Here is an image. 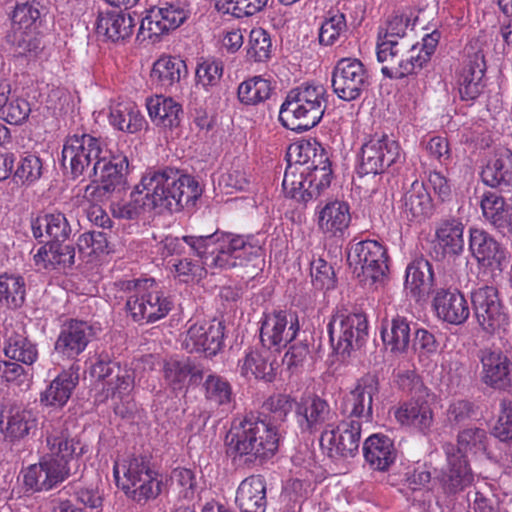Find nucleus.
I'll return each instance as SVG.
<instances>
[{"instance_id":"13d9d810","label":"nucleus","mask_w":512,"mask_h":512,"mask_svg":"<svg viewBox=\"0 0 512 512\" xmlns=\"http://www.w3.org/2000/svg\"><path fill=\"white\" fill-rule=\"evenodd\" d=\"M271 91V83L268 80L255 76L240 83L237 96L244 105H257L267 100Z\"/></svg>"},{"instance_id":"e433bc0d","label":"nucleus","mask_w":512,"mask_h":512,"mask_svg":"<svg viewBox=\"0 0 512 512\" xmlns=\"http://www.w3.org/2000/svg\"><path fill=\"white\" fill-rule=\"evenodd\" d=\"M401 213L408 221H424L433 211L432 198L423 182L415 180L401 199Z\"/></svg>"},{"instance_id":"20e7f679","label":"nucleus","mask_w":512,"mask_h":512,"mask_svg":"<svg viewBox=\"0 0 512 512\" xmlns=\"http://www.w3.org/2000/svg\"><path fill=\"white\" fill-rule=\"evenodd\" d=\"M154 209L180 211L201 195L198 182L172 167L149 169L138 184Z\"/></svg>"},{"instance_id":"c85d7f7f","label":"nucleus","mask_w":512,"mask_h":512,"mask_svg":"<svg viewBox=\"0 0 512 512\" xmlns=\"http://www.w3.org/2000/svg\"><path fill=\"white\" fill-rule=\"evenodd\" d=\"M469 249L483 267L500 268L506 259L505 248L484 229H469Z\"/></svg>"},{"instance_id":"79ce46f5","label":"nucleus","mask_w":512,"mask_h":512,"mask_svg":"<svg viewBox=\"0 0 512 512\" xmlns=\"http://www.w3.org/2000/svg\"><path fill=\"white\" fill-rule=\"evenodd\" d=\"M135 21L130 14L122 12L100 13L97 18V33L106 36L112 42L124 40L133 33Z\"/></svg>"},{"instance_id":"5fc2aeb1","label":"nucleus","mask_w":512,"mask_h":512,"mask_svg":"<svg viewBox=\"0 0 512 512\" xmlns=\"http://www.w3.org/2000/svg\"><path fill=\"white\" fill-rule=\"evenodd\" d=\"M430 481L431 472L425 465L401 464L397 473L389 474L388 476V482L391 485L402 484L413 491L426 487Z\"/></svg>"},{"instance_id":"7c9ffc66","label":"nucleus","mask_w":512,"mask_h":512,"mask_svg":"<svg viewBox=\"0 0 512 512\" xmlns=\"http://www.w3.org/2000/svg\"><path fill=\"white\" fill-rule=\"evenodd\" d=\"M350 223V206L345 201H329L317 207V226L327 237H343Z\"/></svg>"},{"instance_id":"4d7b16f0","label":"nucleus","mask_w":512,"mask_h":512,"mask_svg":"<svg viewBox=\"0 0 512 512\" xmlns=\"http://www.w3.org/2000/svg\"><path fill=\"white\" fill-rule=\"evenodd\" d=\"M348 26L344 13L329 10L319 29V43L332 46L340 39H346Z\"/></svg>"},{"instance_id":"cd10ccee","label":"nucleus","mask_w":512,"mask_h":512,"mask_svg":"<svg viewBox=\"0 0 512 512\" xmlns=\"http://www.w3.org/2000/svg\"><path fill=\"white\" fill-rule=\"evenodd\" d=\"M464 224L455 217L441 219L435 226V252L455 259L464 252Z\"/></svg>"},{"instance_id":"680f3d73","label":"nucleus","mask_w":512,"mask_h":512,"mask_svg":"<svg viewBox=\"0 0 512 512\" xmlns=\"http://www.w3.org/2000/svg\"><path fill=\"white\" fill-rule=\"evenodd\" d=\"M65 489H68V493L73 494L79 503L97 512H102L104 495L97 485L83 486L78 480L69 483Z\"/></svg>"},{"instance_id":"473e14b6","label":"nucleus","mask_w":512,"mask_h":512,"mask_svg":"<svg viewBox=\"0 0 512 512\" xmlns=\"http://www.w3.org/2000/svg\"><path fill=\"white\" fill-rule=\"evenodd\" d=\"M398 454L394 441L381 433L370 435L363 443L365 461L375 471H388L395 464Z\"/></svg>"},{"instance_id":"f257e3e1","label":"nucleus","mask_w":512,"mask_h":512,"mask_svg":"<svg viewBox=\"0 0 512 512\" xmlns=\"http://www.w3.org/2000/svg\"><path fill=\"white\" fill-rule=\"evenodd\" d=\"M183 241L198 258L197 261L184 258L173 264L176 275L183 282L202 277L207 268L229 270L243 267L262 256V244L252 234L217 230L209 235H186Z\"/></svg>"},{"instance_id":"a19ab883","label":"nucleus","mask_w":512,"mask_h":512,"mask_svg":"<svg viewBox=\"0 0 512 512\" xmlns=\"http://www.w3.org/2000/svg\"><path fill=\"white\" fill-rule=\"evenodd\" d=\"M33 236L38 239L44 232L50 242H65L72 234V228L66 216L61 212L46 213L38 216L31 222Z\"/></svg>"},{"instance_id":"ddd939ff","label":"nucleus","mask_w":512,"mask_h":512,"mask_svg":"<svg viewBox=\"0 0 512 512\" xmlns=\"http://www.w3.org/2000/svg\"><path fill=\"white\" fill-rule=\"evenodd\" d=\"M474 316L481 329L488 333L505 331L509 326L507 307L494 286H481L471 292Z\"/></svg>"},{"instance_id":"bf43d9fd","label":"nucleus","mask_w":512,"mask_h":512,"mask_svg":"<svg viewBox=\"0 0 512 512\" xmlns=\"http://www.w3.org/2000/svg\"><path fill=\"white\" fill-rule=\"evenodd\" d=\"M43 174V162L35 154H26L20 158L13 173V182L22 186H30L37 182Z\"/></svg>"},{"instance_id":"0eeeda50","label":"nucleus","mask_w":512,"mask_h":512,"mask_svg":"<svg viewBox=\"0 0 512 512\" xmlns=\"http://www.w3.org/2000/svg\"><path fill=\"white\" fill-rule=\"evenodd\" d=\"M113 474L117 486L139 504L155 499L162 491L163 479L147 455H132L115 461Z\"/></svg>"},{"instance_id":"6e6552de","label":"nucleus","mask_w":512,"mask_h":512,"mask_svg":"<svg viewBox=\"0 0 512 512\" xmlns=\"http://www.w3.org/2000/svg\"><path fill=\"white\" fill-rule=\"evenodd\" d=\"M96 177L99 183H91L84 189L83 197L89 202H103L115 191L122 190L127 182L128 157L118 147L106 146L101 160L96 161Z\"/></svg>"},{"instance_id":"58836bf2","label":"nucleus","mask_w":512,"mask_h":512,"mask_svg":"<svg viewBox=\"0 0 512 512\" xmlns=\"http://www.w3.org/2000/svg\"><path fill=\"white\" fill-rule=\"evenodd\" d=\"M50 10V0H17L12 21L20 29L36 30L46 22Z\"/></svg>"},{"instance_id":"f704fd0d","label":"nucleus","mask_w":512,"mask_h":512,"mask_svg":"<svg viewBox=\"0 0 512 512\" xmlns=\"http://www.w3.org/2000/svg\"><path fill=\"white\" fill-rule=\"evenodd\" d=\"M78 370V366L72 365L56 376L41 392L40 403L45 407L62 409L79 383Z\"/></svg>"},{"instance_id":"864d4df0","label":"nucleus","mask_w":512,"mask_h":512,"mask_svg":"<svg viewBox=\"0 0 512 512\" xmlns=\"http://www.w3.org/2000/svg\"><path fill=\"white\" fill-rule=\"evenodd\" d=\"M147 197L142 192L140 186L136 185L130 194L129 200L116 202L111 205L113 217L124 220L138 219L144 212L154 209Z\"/></svg>"},{"instance_id":"5701e85b","label":"nucleus","mask_w":512,"mask_h":512,"mask_svg":"<svg viewBox=\"0 0 512 512\" xmlns=\"http://www.w3.org/2000/svg\"><path fill=\"white\" fill-rule=\"evenodd\" d=\"M94 329L86 321L70 319L60 329L54 344L55 353L66 360H75L94 337Z\"/></svg>"},{"instance_id":"f03ea898","label":"nucleus","mask_w":512,"mask_h":512,"mask_svg":"<svg viewBox=\"0 0 512 512\" xmlns=\"http://www.w3.org/2000/svg\"><path fill=\"white\" fill-rule=\"evenodd\" d=\"M228 455L247 467L261 466L279 446L277 428L253 413L235 418L226 434Z\"/></svg>"},{"instance_id":"6ab92c4d","label":"nucleus","mask_w":512,"mask_h":512,"mask_svg":"<svg viewBox=\"0 0 512 512\" xmlns=\"http://www.w3.org/2000/svg\"><path fill=\"white\" fill-rule=\"evenodd\" d=\"M187 18L188 11L178 3L166 2L159 7H153L142 19L137 38L154 43L161 35L182 25Z\"/></svg>"},{"instance_id":"c9c22d12","label":"nucleus","mask_w":512,"mask_h":512,"mask_svg":"<svg viewBox=\"0 0 512 512\" xmlns=\"http://www.w3.org/2000/svg\"><path fill=\"white\" fill-rule=\"evenodd\" d=\"M165 385L174 393L186 392L190 384H197L202 379V370L189 359L170 358L163 365Z\"/></svg>"},{"instance_id":"338daca9","label":"nucleus","mask_w":512,"mask_h":512,"mask_svg":"<svg viewBox=\"0 0 512 512\" xmlns=\"http://www.w3.org/2000/svg\"><path fill=\"white\" fill-rule=\"evenodd\" d=\"M171 480L181 498L187 500L194 499L198 485L195 473L192 470L176 468L172 472Z\"/></svg>"},{"instance_id":"aec40b11","label":"nucleus","mask_w":512,"mask_h":512,"mask_svg":"<svg viewBox=\"0 0 512 512\" xmlns=\"http://www.w3.org/2000/svg\"><path fill=\"white\" fill-rule=\"evenodd\" d=\"M225 324L213 319L191 324L182 338V348L189 353H204L213 357L224 346Z\"/></svg>"},{"instance_id":"b1692460","label":"nucleus","mask_w":512,"mask_h":512,"mask_svg":"<svg viewBox=\"0 0 512 512\" xmlns=\"http://www.w3.org/2000/svg\"><path fill=\"white\" fill-rule=\"evenodd\" d=\"M443 450L446 455L447 465L438 475V480L446 494H456L473 482V473L467 456L454 453L455 445L445 443Z\"/></svg>"},{"instance_id":"3c124183","label":"nucleus","mask_w":512,"mask_h":512,"mask_svg":"<svg viewBox=\"0 0 512 512\" xmlns=\"http://www.w3.org/2000/svg\"><path fill=\"white\" fill-rule=\"evenodd\" d=\"M186 74L187 67L183 60L177 57L165 56L154 63L151 78L161 87L169 88L179 83Z\"/></svg>"},{"instance_id":"9b49d317","label":"nucleus","mask_w":512,"mask_h":512,"mask_svg":"<svg viewBox=\"0 0 512 512\" xmlns=\"http://www.w3.org/2000/svg\"><path fill=\"white\" fill-rule=\"evenodd\" d=\"M333 350L343 359L360 350L368 339V321L363 313H336L327 325Z\"/></svg>"},{"instance_id":"4c0bfd02","label":"nucleus","mask_w":512,"mask_h":512,"mask_svg":"<svg viewBox=\"0 0 512 512\" xmlns=\"http://www.w3.org/2000/svg\"><path fill=\"white\" fill-rule=\"evenodd\" d=\"M480 206L485 220L500 233L512 235V205L495 192L487 191L481 196Z\"/></svg>"},{"instance_id":"603ef678","label":"nucleus","mask_w":512,"mask_h":512,"mask_svg":"<svg viewBox=\"0 0 512 512\" xmlns=\"http://www.w3.org/2000/svg\"><path fill=\"white\" fill-rule=\"evenodd\" d=\"M26 283L19 274L0 275V305L9 309H18L25 302Z\"/></svg>"},{"instance_id":"8fccbe9b","label":"nucleus","mask_w":512,"mask_h":512,"mask_svg":"<svg viewBox=\"0 0 512 512\" xmlns=\"http://www.w3.org/2000/svg\"><path fill=\"white\" fill-rule=\"evenodd\" d=\"M430 60L419 51V45H412L407 55L392 66H382L381 73L391 80H402L410 75H416Z\"/></svg>"},{"instance_id":"7ed1b4c3","label":"nucleus","mask_w":512,"mask_h":512,"mask_svg":"<svg viewBox=\"0 0 512 512\" xmlns=\"http://www.w3.org/2000/svg\"><path fill=\"white\" fill-rule=\"evenodd\" d=\"M46 444L48 452L40 461L30 465L24 474L25 486L33 491H48L64 482L75 474L80 466L79 457L83 454V448L76 453L74 438H70L67 431H46Z\"/></svg>"},{"instance_id":"69168bd1","label":"nucleus","mask_w":512,"mask_h":512,"mask_svg":"<svg viewBox=\"0 0 512 512\" xmlns=\"http://www.w3.org/2000/svg\"><path fill=\"white\" fill-rule=\"evenodd\" d=\"M411 22V15L394 12L387 21L385 27H379L378 39L397 40L405 37L406 30Z\"/></svg>"},{"instance_id":"f8f14e48","label":"nucleus","mask_w":512,"mask_h":512,"mask_svg":"<svg viewBox=\"0 0 512 512\" xmlns=\"http://www.w3.org/2000/svg\"><path fill=\"white\" fill-rule=\"evenodd\" d=\"M402 158L398 141L387 134H374L362 144L356 171L360 177L381 174Z\"/></svg>"},{"instance_id":"a211bd4d","label":"nucleus","mask_w":512,"mask_h":512,"mask_svg":"<svg viewBox=\"0 0 512 512\" xmlns=\"http://www.w3.org/2000/svg\"><path fill=\"white\" fill-rule=\"evenodd\" d=\"M406 380L413 384L411 388L412 396L395 411V417L401 424L411 425L425 431L430 428L433 421V412L428 400L427 389L423 387L418 377L413 373L401 376L402 385Z\"/></svg>"},{"instance_id":"e2e57ef3","label":"nucleus","mask_w":512,"mask_h":512,"mask_svg":"<svg viewBox=\"0 0 512 512\" xmlns=\"http://www.w3.org/2000/svg\"><path fill=\"white\" fill-rule=\"evenodd\" d=\"M31 113L30 103L23 98H9L0 111V118L12 125H21Z\"/></svg>"},{"instance_id":"c03bdc74","label":"nucleus","mask_w":512,"mask_h":512,"mask_svg":"<svg viewBox=\"0 0 512 512\" xmlns=\"http://www.w3.org/2000/svg\"><path fill=\"white\" fill-rule=\"evenodd\" d=\"M381 338L393 353H404L411 342V328L409 321L403 316H396L382 325Z\"/></svg>"},{"instance_id":"393cba45","label":"nucleus","mask_w":512,"mask_h":512,"mask_svg":"<svg viewBox=\"0 0 512 512\" xmlns=\"http://www.w3.org/2000/svg\"><path fill=\"white\" fill-rule=\"evenodd\" d=\"M486 62L484 54L477 51L467 56L458 72L457 85L460 99L471 105L482 93L485 82Z\"/></svg>"},{"instance_id":"c756f323","label":"nucleus","mask_w":512,"mask_h":512,"mask_svg":"<svg viewBox=\"0 0 512 512\" xmlns=\"http://www.w3.org/2000/svg\"><path fill=\"white\" fill-rule=\"evenodd\" d=\"M482 182L501 191L512 185V151L504 146L496 147L480 173Z\"/></svg>"},{"instance_id":"2eb2a0df","label":"nucleus","mask_w":512,"mask_h":512,"mask_svg":"<svg viewBox=\"0 0 512 512\" xmlns=\"http://www.w3.org/2000/svg\"><path fill=\"white\" fill-rule=\"evenodd\" d=\"M361 422L345 419L323 430L320 434V446L327 456L334 460L354 457L360 446Z\"/></svg>"},{"instance_id":"49530a36","label":"nucleus","mask_w":512,"mask_h":512,"mask_svg":"<svg viewBox=\"0 0 512 512\" xmlns=\"http://www.w3.org/2000/svg\"><path fill=\"white\" fill-rule=\"evenodd\" d=\"M434 283L432 264L425 258L413 260L406 268L405 287L415 296L430 292Z\"/></svg>"},{"instance_id":"a878e982","label":"nucleus","mask_w":512,"mask_h":512,"mask_svg":"<svg viewBox=\"0 0 512 512\" xmlns=\"http://www.w3.org/2000/svg\"><path fill=\"white\" fill-rule=\"evenodd\" d=\"M0 334L2 335L3 351L6 357L26 365H32L37 360V345L28 339L22 325L5 321Z\"/></svg>"},{"instance_id":"9d476101","label":"nucleus","mask_w":512,"mask_h":512,"mask_svg":"<svg viewBox=\"0 0 512 512\" xmlns=\"http://www.w3.org/2000/svg\"><path fill=\"white\" fill-rule=\"evenodd\" d=\"M347 261L353 274L364 284L382 283L387 276V250L376 240L350 243Z\"/></svg>"},{"instance_id":"09e8293b","label":"nucleus","mask_w":512,"mask_h":512,"mask_svg":"<svg viewBox=\"0 0 512 512\" xmlns=\"http://www.w3.org/2000/svg\"><path fill=\"white\" fill-rule=\"evenodd\" d=\"M240 373L247 379H261L271 382L274 378V368L269 360L267 350L250 349L239 361Z\"/></svg>"},{"instance_id":"4be33fe9","label":"nucleus","mask_w":512,"mask_h":512,"mask_svg":"<svg viewBox=\"0 0 512 512\" xmlns=\"http://www.w3.org/2000/svg\"><path fill=\"white\" fill-rule=\"evenodd\" d=\"M299 322L295 314L275 311L265 314L261 320L260 340L264 347L280 350L296 339Z\"/></svg>"},{"instance_id":"a18cd8bd","label":"nucleus","mask_w":512,"mask_h":512,"mask_svg":"<svg viewBox=\"0 0 512 512\" xmlns=\"http://www.w3.org/2000/svg\"><path fill=\"white\" fill-rule=\"evenodd\" d=\"M306 171V167L287 166L282 181L285 195L302 204L316 200V194L313 193L311 186L308 184Z\"/></svg>"},{"instance_id":"39448f33","label":"nucleus","mask_w":512,"mask_h":512,"mask_svg":"<svg viewBox=\"0 0 512 512\" xmlns=\"http://www.w3.org/2000/svg\"><path fill=\"white\" fill-rule=\"evenodd\" d=\"M327 103L326 89L322 85L301 84L287 93L280 106L279 121L292 131H308L320 123Z\"/></svg>"},{"instance_id":"423d86ee","label":"nucleus","mask_w":512,"mask_h":512,"mask_svg":"<svg viewBox=\"0 0 512 512\" xmlns=\"http://www.w3.org/2000/svg\"><path fill=\"white\" fill-rule=\"evenodd\" d=\"M116 286L125 294L127 316L138 324L154 323L166 317L174 306L153 278L120 280Z\"/></svg>"},{"instance_id":"f3484780","label":"nucleus","mask_w":512,"mask_h":512,"mask_svg":"<svg viewBox=\"0 0 512 512\" xmlns=\"http://www.w3.org/2000/svg\"><path fill=\"white\" fill-rule=\"evenodd\" d=\"M380 390L379 377L376 373L368 372L358 378L354 387L345 395L342 411L347 419L371 422L373 418V400Z\"/></svg>"},{"instance_id":"1a4fd4ad","label":"nucleus","mask_w":512,"mask_h":512,"mask_svg":"<svg viewBox=\"0 0 512 512\" xmlns=\"http://www.w3.org/2000/svg\"><path fill=\"white\" fill-rule=\"evenodd\" d=\"M107 144L87 133L66 138L62 149V164L72 179L96 177L95 162L100 161Z\"/></svg>"},{"instance_id":"dca6fc26","label":"nucleus","mask_w":512,"mask_h":512,"mask_svg":"<svg viewBox=\"0 0 512 512\" xmlns=\"http://www.w3.org/2000/svg\"><path fill=\"white\" fill-rule=\"evenodd\" d=\"M295 419L302 434L315 435L333 426L337 414L329 402L317 394L300 398L295 403Z\"/></svg>"},{"instance_id":"37998d69","label":"nucleus","mask_w":512,"mask_h":512,"mask_svg":"<svg viewBox=\"0 0 512 512\" xmlns=\"http://www.w3.org/2000/svg\"><path fill=\"white\" fill-rule=\"evenodd\" d=\"M204 398L211 407L229 411L233 407L234 393L230 382L215 373L209 374L203 382Z\"/></svg>"},{"instance_id":"774afa93","label":"nucleus","mask_w":512,"mask_h":512,"mask_svg":"<svg viewBox=\"0 0 512 512\" xmlns=\"http://www.w3.org/2000/svg\"><path fill=\"white\" fill-rule=\"evenodd\" d=\"M500 412L493 434L502 442H512V399L501 401Z\"/></svg>"},{"instance_id":"2f4dec72","label":"nucleus","mask_w":512,"mask_h":512,"mask_svg":"<svg viewBox=\"0 0 512 512\" xmlns=\"http://www.w3.org/2000/svg\"><path fill=\"white\" fill-rule=\"evenodd\" d=\"M37 429V417L32 410L11 407L0 410V433L4 440L16 442Z\"/></svg>"},{"instance_id":"72a5a7b5","label":"nucleus","mask_w":512,"mask_h":512,"mask_svg":"<svg viewBox=\"0 0 512 512\" xmlns=\"http://www.w3.org/2000/svg\"><path fill=\"white\" fill-rule=\"evenodd\" d=\"M240 512H265L267 508V484L264 476L250 475L243 479L235 496Z\"/></svg>"},{"instance_id":"ea45409f","label":"nucleus","mask_w":512,"mask_h":512,"mask_svg":"<svg viewBox=\"0 0 512 512\" xmlns=\"http://www.w3.org/2000/svg\"><path fill=\"white\" fill-rule=\"evenodd\" d=\"M147 110L152 122L161 128H178L183 119V108L171 97L156 96L147 101Z\"/></svg>"},{"instance_id":"052dcab7","label":"nucleus","mask_w":512,"mask_h":512,"mask_svg":"<svg viewBox=\"0 0 512 512\" xmlns=\"http://www.w3.org/2000/svg\"><path fill=\"white\" fill-rule=\"evenodd\" d=\"M272 41L268 32L262 28L250 31L247 56L254 62H266L271 58Z\"/></svg>"},{"instance_id":"4468645a","label":"nucleus","mask_w":512,"mask_h":512,"mask_svg":"<svg viewBox=\"0 0 512 512\" xmlns=\"http://www.w3.org/2000/svg\"><path fill=\"white\" fill-rule=\"evenodd\" d=\"M332 88L339 99L351 102L359 99L371 85L370 74L357 58L340 59L332 72Z\"/></svg>"},{"instance_id":"6e6d98bb","label":"nucleus","mask_w":512,"mask_h":512,"mask_svg":"<svg viewBox=\"0 0 512 512\" xmlns=\"http://www.w3.org/2000/svg\"><path fill=\"white\" fill-rule=\"evenodd\" d=\"M489 436L482 428L472 427L459 432L454 453L458 455H482L487 453Z\"/></svg>"},{"instance_id":"bb28decb","label":"nucleus","mask_w":512,"mask_h":512,"mask_svg":"<svg viewBox=\"0 0 512 512\" xmlns=\"http://www.w3.org/2000/svg\"><path fill=\"white\" fill-rule=\"evenodd\" d=\"M433 308L440 320L451 325H462L470 316L469 304L457 289H437L433 297Z\"/></svg>"},{"instance_id":"412c9836","label":"nucleus","mask_w":512,"mask_h":512,"mask_svg":"<svg viewBox=\"0 0 512 512\" xmlns=\"http://www.w3.org/2000/svg\"><path fill=\"white\" fill-rule=\"evenodd\" d=\"M481 371L480 379L483 384L495 390L512 388V360L508 350L500 348H485L478 355Z\"/></svg>"},{"instance_id":"de8ad7c7","label":"nucleus","mask_w":512,"mask_h":512,"mask_svg":"<svg viewBox=\"0 0 512 512\" xmlns=\"http://www.w3.org/2000/svg\"><path fill=\"white\" fill-rule=\"evenodd\" d=\"M110 124L127 133H137L146 124L144 116L133 102H121L111 107L109 114Z\"/></svg>"},{"instance_id":"0e129e2a","label":"nucleus","mask_w":512,"mask_h":512,"mask_svg":"<svg viewBox=\"0 0 512 512\" xmlns=\"http://www.w3.org/2000/svg\"><path fill=\"white\" fill-rule=\"evenodd\" d=\"M223 75V63L216 59H204L196 68L197 84L208 90L216 86Z\"/></svg>"}]
</instances>
